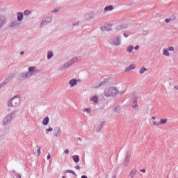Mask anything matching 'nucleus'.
I'll use <instances>...</instances> for the list:
<instances>
[{
	"instance_id": "1",
	"label": "nucleus",
	"mask_w": 178,
	"mask_h": 178,
	"mask_svg": "<svg viewBox=\"0 0 178 178\" xmlns=\"http://www.w3.org/2000/svg\"><path fill=\"white\" fill-rule=\"evenodd\" d=\"M119 94V90H118V88L115 87H109L106 88L104 90V97H115V95H118Z\"/></svg>"
},
{
	"instance_id": "2",
	"label": "nucleus",
	"mask_w": 178,
	"mask_h": 178,
	"mask_svg": "<svg viewBox=\"0 0 178 178\" xmlns=\"http://www.w3.org/2000/svg\"><path fill=\"white\" fill-rule=\"evenodd\" d=\"M19 104H20V98L16 96L8 102V106H11V108H15V106H18Z\"/></svg>"
},
{
	"instance_id": "3",
	"label": "nucleus",
	"mask_w": 178,
	"mask_h": 178,
	"mask_svg": "<svg viewBox=\"0 0 178 178\" xmlns=\"http://www.w3.org/2000/svg\"><path fill=\"white\" fill-rule=\"evenodd\" d=\"M110 43L112 44V45H120L121 41H120V37L117 36L115 38H113L110 40Z\"/></svg>"
},
{
	"instance_id": "4",
	"label": "nucleus",
	"mask_w": 178,
	"mask_h": 178,
	"mask_svg": "<svg viewBox=\"0 0 178 178\" xmlns=\"http://www.w3.org/2000/svg\"><path fill=\"white\" fill-rule=\"evenodd\" d=\"M131 155V153L130 152H127L125 159L124 161L123 165L124 166H129V163L130 162V156Z\"/></svg>"
},
{
	"instance_id": "5",
	"label": "nucleus",
	"mask_w": 178,
	"mask_h": 178,
	"mask_svg": "<svg viewBox=\"0 0 178 178\" xmlns=\"http://www.w3.org/2000/svg\"><path fill=\"white\" fill-rule=\"evenodd\" d=\"M54 134L56 137H60V134L62 133V130L60 127H56L54 130Z\"/></svg>"
},
{
	"instance_id": "6",
	"label": "nucleus",
	"mask_w": 178,
	"mask_h": 178,
	"mask_svg": "<svg viewBox=\"0 0 178 178\" xmlns=\"http://www.w3.org/2000/svg\"><path fill=\"white\" fill-rule=\"evenodd\" d=\"M6 23V17L4 15L0 16V29L2 28V26Z\"/></svg>"
},
{
	"instance_id": "7",
	"label": "nucleus",
	"mask_w": 178,
	"mask_h": 178,
	"mask_svg": "<svg viewBox=\"0 0 178 178\" xmlns=\"http://www.w3.org/2000/svg\"><path fill=\"white\" fill-rule=\"evenodd\" d=\"M102 31H111V30H112V26L109 25V24H104L102 27Z\"/></svg>"
},
{
	"instance_id": "8",
	"label": "nucleus",
	"mask_w": 178,
	"mask_h": 178,
	"mask_svg": "<svg viewBox=\"0 0 178 178\" xmlns=\"http://www.w3.org/2000/svg\"><path fill=\"white\" fill-rule=\"evenodd\" d=\"M69 84L70 87H74L75 86H77V79H71L69 82Z\"/></svg>"
},
{
	"instance_id": "9",
	"label": "nucleus",
	"mask_w": 178,
	"mask_h": 178,
	"mask_svg": "<svg viewBox=\"0 0 178 178\" xmlns=\"http://www.w3.org/2000/svg\"><path fill=\"white\" fill-rule=\"evenodd\" d=\"M136 175H137V170L133 169V170H131V171L129 172V176L131 178H134V176H135Z\"/></svg>"
},
{
	"instance_id": "10",
	"label": "nucleus",
	"mask_w": 178,
	"mask_h": 178,
	"mask_svg": "<svg viewBox=\"0 0 178 178\" xmlns=\"http://www.w3.org/2000/svg\"><path fill=\"white\" fill-rule=\"evenodd\" d=\"M136 69V65L132 64L125 69V72H130V70H134Z\"/></svg>"
},
{
	"instance_id": "11",
	"label": "nucleus",
	"mask_w": 178,
	"mask_h": 178,
	"mask_svg": "<svg viewBox=\"0 0 178 178\" xmlns=\"http://www.w3.org/2000/svg\"><path fill=\"white\" fill-rule=\"evenodd\" d=\"M17 20L19 22H22L23 20V13H17Z\"/></svg>"
},
{
	"instance_id": "12",
	"label": "nucleus",
	"mask_w": 178,
	"mask_h": 178,
	"mask_svg": "<svg viewBox=\"0 0 178 178\" xmlns=\"http://www.w3.org/2000/svg\"><path fill=\"white\" fill-rule=\"evenodd\" d=\"M72 159L76 162V163H79V162H80V157L77 155L72 156Z\"/></svg>"
},
{
	"instance_id": "13",
	"label": "nucleus",
	"mask_w": 178,
	"mask_h": 178,
	"mask_svg": "<svg viewBox=\"0 0 178 178\" xmlns=\"http://www.w3.org/2000/svg\"><path fill=\"white\" fill-rule=\"evenodd\" d=\"M66 67H67V65L65 64L64 65H62L58 69V72H65L66 70Z\"/></svg>"
},
{
	"instance_id": "14",
	"label": "nucleus",
	"mask_w": 178,
	"mask_h": 178,
	"mask_svg": "<svg viewBox=\"0 0 178 178\" xmlns=\"http://www.w3.org/2000/svg\"><path fill=\"white\" fill-rule=\"evenodd\" d=\"M105 12H109L111 10H113V7L112 6H108L104 8Z\"/></svg>"
},
{
	"instance_id": "15",
	"label": "nucleus",
	"mask_w": 178,
	"mask_h": 178,
	"mask_svg": "<svg viewBox=\"0 0 178 178\" xmlns=\"http://www.w3.org/2000/svg\"><path fill=\"white\" fill-rule=\"evenodd\" d=\"M10 120H12L11 115H7L3 121H4V123H8V122H10Z\"/></svg>"
},
{
	"instance_id": "16",
	"label": "nucleus",
	"mask_w": 178,
	"mask_h": 178,
	"mask_svg": "<svg viewBox=\"0 0 178 178\" xmlns=\"http://www.w3.org/2000/svg\"><path fill=\"white\" fill-rule=\"evenodd\" d=\"M148 70V69L145 68V67H141L139 70V73L140 74H144V73H145V72H147Z\"/></svg>"
},
{
	"instance_id": "17",
	"label": "nucleus",
	"mask_w": 178,
	"mask_h": 178,
	"mask_svg": "<svg viewBox=\"0 0 178 178\" xmlns=\"http://www.w3.org/2000/svg\"><path fill=\"white\" fill-rule=\"evenodd\" d=\"M43 125L44 126H47V124H48V123H49V118L46 117L44 120H43Z\"/></svg>"
},
{
	"instance_id": "18",
	"label": "nucleus",
	"mask_w": 178,
	"mask_h": 178,
	"mask_svg": "<svg viewBox=\"0 0 178 178\" xmlns=\"http://www.w3.org/2000/svg\"><path fill=\"white\" fill-rule=\"evenodd\" d=\"M131 106H132V108H134V109H138V103H137V101H135V102H134L133 103H132V104H131Z\"/></svg>"
},
{
	"instance_id": "19",
	"label": "nucleus",
	"mask_w": 178,
	"mask_h": 178,
	"mask_svg": "<svg viewBox=\"0 0 178 178\" xmlns=\"http://www.w3.org/2000/svg\"><path fill=\"white\" fill-rule=\"evenodd\" d=\"M163 55H165V56H170V53H169V51L167 49L163 51Z\"/></svg>"
},
{
	"instance_id": "20",
	"label": "nucleus",
	"mask_w": 178,
	"mask_h": 178,
	"mask_svg": "<svg viewBox=\"0 0 178 178\" xmlns=\"http://www.w3.org/2000/svg\"><path fill=\"white\" fill-rule=\"evenodd\" d=\"M121 111V108H120V106H116L115 108H114V112L115 113H118V112H120Z\"/></svg>"
},
{
	"instance_id": "21",
	"label": "nucleus",
	"mask_w": 178,
	"mask_h": 178,
	"mask_svg": "<svg viewBox=\"0 0 178 178\" xmlns=\"http://www.w3.org/2000/svg\"><path fill=\"white\" fill-rule=\"evenodd\" d=\"M90 101H92V102L97 104L98 102V97H93L92 99H90Z\"/></svg>"
},
{
	"instance_id": "22",
	"label": "nucleus",
	"mask_w": 178,
	"mask_h": 178,
	"mask_svg": "<svg viewBox=\"0 0 178 178\" xmlns=\"http://www.w3.org/2000/svg\"><path fill=\"white\" fill-rule=\"evenodd\" d=\"M168 123V119H161L160 124H166Z\"/></svg>"
},
{
	"instance_id": "23",
	"label": "nucleus",
	"mask_w": 178,
	"mask_h": 178,
	"mask_svg": "<svg viewBox=\"0 0 178 178\" xmlns=\"http://www.w3.org/2000/svg\"><path fill=\"white\" fill-rule=\"evenodd\" d=\"M134 49V47L133 46H129L127 47V51L129 52V54H131L133 52V50Z\"/></svg>"
},
{
	"instance_id": "24",
	"label": "nucleus",
	"mask_w": 178,
	"mask_h": 178,
	"mask_svg": "<svg viewBox=\"0 0 178 178\" xmlns=\"http://www.w3.org/2000/svg\"><path fill=\"white\" fill-rule=\"evenodd\" d=\"M7 83H9V81L8 79H5L1 84H0V88H2L3 86H5V84H7Z\"/></svg>"
},
{
	"instance_id": "25",
	"label": "nucleus",
	"mask_w": 178,
	"mask_h": 178,
	"mask_svg": "<svg viewBox=\"0 0 178 178\" xmlns=\"http://www.w3.org/2000/svg\"><path fill=\"white\" fill-rule=\"evenodd\" d=\"M24 16H29V15H31V10H26L24 12Z\"/></svg>"
},
{
	"instance_id": "26",
	"label": "nucleus",
	"mask_w": 178,
	"mask_h": 178,
	"mask_svg": "<svg viewBox=\"0 0 178 178\" xmlns=\"http://www.w3.org/2000/svg\"><path fill=\"white\" fill-rule=\"evenodd\" d=\"M127 28V24H124L123 26H118L117 29L118 30H123Z\"/></svg>"
},
{
	"instance_id": "27",
	"label": "nucleus",
	"mask_w": 178,
	"mask_h": 178,
	"mask_svg": "<svg viewBox=\"0 0 178 178\" xmlns=\"http://www.w3.org/2000/svg\"><path fill=\"white\" fill-rule=\"evenodd\" d=\"M52 56H54V53L52 51L49 52L47 54V59H51V58H52Z\"/></svg>"
},
{
	"instance_id": "28",
	"label": "nucleus",
	"mask_w": 178,
	"mask_h": 178,
	"mask_svg": "<svg viewBox=\"0 0 178 178\" xmlns=\"http://www.w3.org/2000/svg\"><path fill=\"white\" fill-rule=\"evenodd\" d=\"M66 173H72V175H74V176H76V172L72 170H67Z\"/></svg>"
},
{
	"instance_id": "29",
	"label": "nucleus",
	"mask_w": 178,
	"mask_h": 178,
	"mask_svg": "<svg viewBox=\"0 0 178 178\" xmlns=\"http://www.w3.org/2000/svg\"><path fill=\"white\" fill-rule=\"evenodd\" d=\"M152 123H153V126H159V124H161L159 122H156V121H152Z\"/></svg>"
},
{
	"instance_id": "30",
	"label": "nucleus",
	"mask_w": 178,
	"mask_h": 178,
	"mask_svg": "<svg viewBox=\"0 0 178 178\" xmlns=\"http://www.w3.org/2000/svg\"><path fill=\"white\" fill-rule=\"evenodd\" d=\"M34 70H35V67H29V72H34Z\"/></svg>"
},
{
	"instance_id": "31",
	"label": "nucleus",
	"mask_w": 178,
	"mask_h": 178,
	"mask_svg": "<svg viewBox=\"0 0 178 178\" xmlns=\"http://www.w3.org/2000/svg\"><path fill=\"white\" fill-rule=\"evenodd\" d=\"M77 60H79V58H77V57L73 58L72 60V63H74L77 62Z\"/></svg>"
},
{
	"instance_id": "32",
	"label": "nucleus",
	"mask_w": 178,
	"mask_h": 178,
	"mask_svg": "<svg viewBox=\"0 0 178 178\" xmlns=\"http://www.w3.org/2000/svg\"><path fill=\"white\" fill-rule=\"evenodd\" d=\"M83 112H87V113H90L91 112V108H85Z\"/></svg>"
},
{
	"instance_id": "33",
	"label": "nucleus",
	"mask_w": 178,
	"mask_h": 178,
	"mask_svg": "<svg viewBox=\"0 0 178 178\" xmlns=\"http://www.w3.org/2000/svg\"><path fill=\"white\" fill-rule=\"evenodd\" d=\"M53 130H54V129H52L51 127H49V129H46V132L48 134V132L52 131Z\"/></svg>"
},
{
	"instance_id": "34",
	"label": "nucleus",
	"mask_w": 178,
	"mask_h": 178,
	"mask_svg": "<svg viewBox=\"0 0 178 178\" xmlns=\"http://www.w3.org/2000/svg\"><path fill=\"white\" fill-rule=\"evenodd\" d=\"M167 50H168V51H175V47H169L167 49Z\"/></svg>"
},
{
	"instance_id": "35",
	"label": "nucleus",
	"mask_w": 178,
	"mask_h": 178,
	"mask_svg": "<svg viewBox=\"0 0 178 178\" xmlns=\"http://www.w3.org/2000/svg\"><path fill=\"white\" fill-rule=\"evenodd\" d=\"M37 152H38V156L40 155V154H41V149L40 147L38 148Z\"/></svg>"
},
{
	"instance_id": "36",
	"label": "nucleus",
	"mask_w": 178,
	"mask_h": 178,
	"mask_svg": "<svg viewBox=\"0 0 178 178\" xmlns=\"http://www.w3.org/2000/svg\"><path fill=\"white\" fill-rule=\"evenodd\" d=\"M58 12H59V10L55 9L51 12V13H58Z\"/></svg>"
},
{
	"instance_id": "37",
	"label": "nucleus",
	"mask_w": 178,
	"mask_h": 178,
	"mask_svg": "<svg viewBox=\"0 0 178 178\" xmlns=\"http://www.w3.org/2000/svg\"><path fill=\"white\" fill-rule=\"evenodd\" d=\"M75 169H76V170H80V166L79 165L75 166Z\"/></svg>"
},
{
	"instance_id": "38",
	"label": "nucleus",
	"mask_w": 178,
	"mask_h": 178,
	"mask_svg": "<svg viewBox=\"0 0 178 178\" xmlns=\"http://www.w3.org/2000/svg\"><path fill=\"white\" fill-rule=\"evenodd\" d=\"M170 20H171L170 19H166L165 23H170Z\"/></svg>"
},
{
	"instance_id": "39",
	"label": "nucleus",
	"mask_w": 178,
	"mask_h": 178,
	"mask_svg": "<svg viewBox=\"0 0 178 178\" xmlns=\"http://www.w3.org/2000/svg\"><path fill=\"white\" fill-rule=\"evenodd\" d=\"M47 158L48 160L51 159V154H48Z\"/></svg>"
},
{
	"instance_id": "40",
	"label": "nucleus",
	"mask_w": 178,
	"mask_h": 178,
	"mask_svg": "<svg viewBox=\"0 0 178 178\" xmlns=\"http://www.w3.org/2000/svg\"><path fill=\"white\" fill-rule=\"evenodd\" d=\"M16 26V22H13L11 25V27H15Z\"/></svg>"
},
{
	"instance_id": "41",
	"label": "nucleus",
	"mask_w": 178,
	"mask_h": 178,
	"mask_svg": "<svg viewBox=\"0 0 178 178\" xmlns=\"http://www.w3.org/2000/svg\"><path fill=\"white\" fill-rule=\"evenodd\" d=\"M65 154H69V152H70V151H69V149H65Z\"/></svg>"
},
{
	"instance_id": "42",
	"label": "nucleus",
	"mask_w": 178,
	"mask_h": 178,
	"mask_svg": "<svg viewBox=\"0 0 178 178\" xmlns=\"http://www.w3.org/2000/svg\"><path fill=\"white\" fill-rule=\"evenodd\" d=\"M124 36L125 37V38H127V37H129V35H127V33H124Z\"/></svg>"
},
{
	"instance_id": "43",
	"label": "nucleus",
	"mask_w": 178,
	"mask_h": 178,
	"mask_svg": "<svg viewBox=\"0 0 178 178\" xmlns=\"http://www.w3.org/2000/svg\"><path fill=\"white\" fill-rule=\"evenodd\" d=\"M140 172H142V173H145V169L140 170Z\"/></svg>"
},
{
	"instance_id": "44",
	"label": "nucleus",
	"mask_w": 178,
	"mask_h": 178,
	"mask_svg": "<svg viewBox=\"0 0 178 178\" xmlns=\"http://www.w3.org/2000/svg\"><path fill=\"white\" fill-rule=\"evenodd\" d=\"M138 48H140V47H139V46H136V47H135V49H136V51H137V49H138Z\"/></svg>"
},
{
	"instance_id": "45",
	"label": "nucleus",
	"mask_w": 178,
	"mask_h": 178,
	"mask_svg": "<svg viewBox=\"0 0 178 178\" xmlns=\"http://www.w3.org/2000/svg\"><path fill=\"white\" fill-rule=\"evenodd\" d=\"M156 119V117H155V116H153V117H152V120H155Z\"/></svg>"
},
{
	"instance_id": "46",
	"label": "nucleus",
	"mask_w": 178,
	"mask_h": 178,
	"mask_svg": "<svg viewBox=\"0 0 178 178\" xmlns=\"http://www.w3.org/2000/svg\"><path fill=\"white\" fill-rule=\"evenodd\" d=\"M81 178H88V177H87V176H86V175H83V176L81 177Z\"/></svg>"
},
{
	"instance_id": "47",
	"label": "nucleus",
	"mask_w": 178,
	"mask_h": 178,
	"mask_svg": "<svg viewBox=\"0 0 178 178\" xmlns=\"http://www.w3.org/2000/svg\"><path fill=\"white\" fill-rule=\"evenodd\" d=\"M175 90H178V86H175L174 88Z\"/></svg>"
},
{
	"instance_id": "48",
	"label": "nucleus",
	"mask_w": 178,
	"mask_h": 178,
	"mask_svg": "<svg viewBox=\"0 0 178 178\" xmlns=\"http://www.w3.org/2000/svg\"><path fill=\"white\" fill-rule=\"evenodd\" d=\"M47 22H51V18H47Z\"/></svg>"
},
{
	"instance_id": "49",
	"label": "nucleus",
	"mask_w": 178,
	"mask_h": 178,
	"mask_svg": "<svg viewBox=\"0 0 178 178\" xmlns=\"http://www.w3.org/2000/svg\"><path fill=\"white\" fill-rule=\"evenodd\" d=\"M20 54L21 55H24V51H22Z\"/></svg>"
}]
</instances>
